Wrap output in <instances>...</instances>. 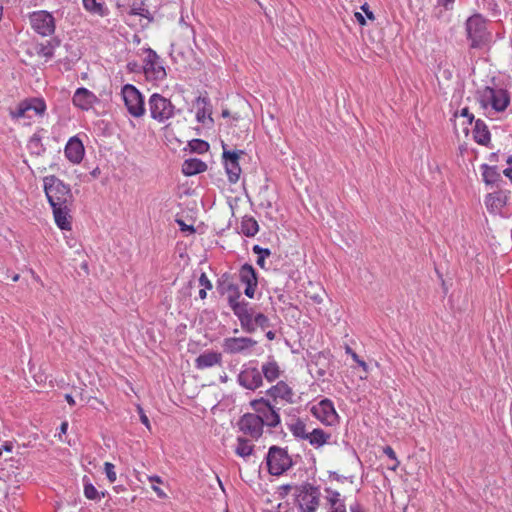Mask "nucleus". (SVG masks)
<instances>
[{
	"label": "nucleus",
	"instance_id": "338daca9",
	"mask_svg": "<svg viewBox=\"0 0 512 512\" xmlns=\"http://www.w3.org/2000/svg\"><path fill=\"white\" fill-rule=\"evenodd\" d=\"M503 174L512 181V168L504 169Z\"/></svg>",
	"mask_w": 512,
	"mask_h": 512
},
{
	"label": "nucleus",
	"instance_id": "c85d7f7f",
	"mask_svg": "<svg viewBox=\"0 0 512 512\" xmlns=\"http://www.w3.org/2000/svg\"><path fill=\"white\" fill-rule=\"evenodd\" d=\"M260 372L268 382H273L280 376L279 366L274 360L264 363Z\"/></svg>",
	"mask_w": 512,
	"mask_h": 512
},
{
	"label": "nucleus",
	"instance_id": "8fccbe9b",
	"mask_svg": "<svg viewBox=\"0 0 512 512\" xmlns=\"http://www.w3.org/2000/svg\"><path fill=\"white\" fill-rule=\"evenodd\" d=\"M199 284L201 286H204L206 289H212V283L210 282V280L208 279V277L206 276L205 273H202L200 278H199Z\"/></svg>",
	"mask_w": 512,
	"mask_h": 512
},
{
	"label": "nucleus",
	"instance_id": "9d476101",
	"mask_svg": "<svg viewBox=\"0 0 512 512\" xmlns=\"http://www.w3.org/2000/svg\"><path fill=\"white\" fill-rule=\"evenodd\" d=\"M237 425L241 432L257 440L262 436L265 424L259 415L245 413L240 417Z\"/></svg>",
	"mask_w": 512,
	"mask_h": 512
},
{
	"label": "nucleus",
	"instance_id": "0e129e2a",
	"mask_svg": "<svg viewBox=\"0 0 512 512\" xmlns=\"http://www.w3.org/2000/svg\"><path fill=\"white\" fill-rule=\"evenodd\" d=\"M65 399H66V401L68 402V404H69V405H71V406H74V405H75V400H74V398L72 397V395H70V394H66V395H65Z\"/></svg>",
	"mask_w": 512,
	"mask_h": 512
},
{
	"label": "nucleus",
	"instance_id": "b1692460",
	"mask_svg": "<svg viewBox=\"0 0 512 512\" xmlns=\"http://www.w3.org/2000/svg\"><path fill=\"white\" fill-rule=\"evenodd\" d=\"M196 103L199 106L202 104V107H198L197 113H196V119L199 123L205 124L206 117H208L209 121L213 123V119L211 117V107H210V100L208 97H202L199 96L196 99Z\"/></svg>",
	"mask_w": 512,
	"mask_h": 512
},
{
	"label": "nucleus",
	"instance_id": "bf43d9fd",
	"mask_svg": "<svg viewBox=\"0 0 512 512\" xmlns=\"http://www.w3.org/2000/svg\"><path fill=\"white\" fill-rule=\"evenodd\" d=\"M67 429H68V423L62 422L60 425L59 437H61L62 434H65L67 432Z\"/></svg>",
	"mask_w": 512,
	"mask_h": 512
},
{
	"label": "nucleus",
	"instance_id": "aec40b11",
	"mask_svg": "<svg viewBox=\"0 0 512 512\" xmlns=\"http://www.w3.org/2000/svg\"><path fill=\"white\" fill-rule=\"evenodd\" d=\"M222 362V355L221 353L214 352V351H208L200 354L195 359V366L198 369H205L212 367L214 365H220Z\"/></svg>",
	"mask_w": 512,
	"mask_h": 512
},
{
	"label": "nucleus",
	"instance_id": "3c124183",
	"mask_svg": "<svg viewBox=\"0 0 512 512\" xmlns=\"http://www.w3.org/2000/svg\"><path fill=\"white\" fill-rule=\"evenodd\" d=\"M127 69L129 72H140L142 67L136 61H131L128 62Z\"/></svg>",
	"mask_w": 512,
	"mask_h": 512
},
{
	"label": "nucleus",
	"instance_id": "774afa93",
	"mask_svg": "<svg viewBox=\"0 0 512 512\" xmlns=\"http://www.w3.org/2000/svg\"><path fill=\"white\" fill-rule=\"evenodd\" d=\"M30 145H35V146L40 145V138L33 136L30 140Z\"/></svg>",
	"mask_w": 512,
	"mask_h": 512
},
{
	"label": "nucleus",
	"instance_id": "58836bf2",
	"mask_svg": "<svg viewBox=\"0 0 512 512\" xmlns=\"http://www.w3.org/2000/svg\"><path fill=\"white\" fill-rule=\"evenodd\" d=\"M226 291L230 292L231 294L228 296V304L230 305V299L234 300L235 303H241L239 300L241 297V292L239 290V287L234 283H228L226 285Z\"/></svg>",
	"mask_w": 512,
	"mask_h": 512
},
{
	"label": "nucleus",
	"instance_id": "c9c22d12",
	"mask_svg": "<svg viewBox=\"0 0 512 512\" xmlns=\"http://www.w3.org/2000/svg\"><path fill=\"white\" fill-rule=\"evenodd\" d=\"M188 147L192 153L203 154L209 150V143L202 139H193L188 142Z\"/></svg>",
	"mask_w": 512,
	"mask_h": 512
},
{
	"label": "nucleus",
	"instance_id": "f8f14e48",
	"mask_svg": "<svg viewBox=\"0 0 512 512\" xmlns=\"http://www.w3.org/2000/svg\"><path fill=\"white\" fill-rule=\"evenodd\" d=\"M33 29L42 36H48L55 31V20L47 11L33 12L30 16Z\"/></svg>",
	"mask_w": 512,
	"mask_h": 512
},
{
	"label": "nucleus",
	"instance_id": "052dcab7",
	"mask_svg": "<svg viewBox=\"0 0 512 512\" xmlns=\"http://www.w3.org/2000/svg\"><path fill=\"white\" fill-rule=\"evenodd\" d=\"M329 477L334 480H337V481H343L344 479H346V477H342L339 474H337L336 472H330Z\"/></svg>",
	"mask_w": 512,
	"mask_h": 512
},
{
	"label": "nucleus",
	"instance_id": "a211bd4d",
	"mask_svg": "<svg viewBox=\"0 0 512 512\" xmlns=\"http://www.w3.org/2000/svg\"><path fill=\"white\" fill-rule=\"evenodd\" d=\"M73 104L82 110H88L96 101L97 97L86 88H78L73 95Z\"/></svg>",
	"mask_w": 512,
	"mask_h": 512
},
{
	"label": "nucleus",
	"instance_id": "2f4dec72",
	"mask_svg": "<svg viewBox=\"0 0 512 512\" xmlns=\"http://www.w3.org/2000/svg\"><path fill=\"white\" fill-rule=\"evenodd\" d=\"M83 6L87 11L101 17L109 14V10L102 3H99L96 0H83Z\"/></svg>",
	"mask_w": 512,
	"mask_h": 512
},
{
	"label": "nucleus",
	"instance_id": "69168bd1",
	"mask_svg": "<svg viewBox=\"0 0 512 512\" xmlns=\"http://www.w3.org/2000/svg\"><path fill=\"white\" fill-rule=\"evenodd\" d=\"M292 488H293V487H292V485L287 484V485H283V486H281V488H280V489H281V490H283V493H282V494H285V495H286V494H288V492H289Z\"/></svg>",
	"mask_w": 512,
	"mask_h": 512
},
{
	"label": "nucleus",
	"instance_id": "4c0bfd02",
	"mask_svg": "<svg viewBox=\"0 0 512 512\" xmlns=\"http://www.w3.org/2000/svg\"><path fill=\"white\" fill-rule=\"evenodd\" d=\"M31 110L35 115H42L46 109L45 102L39 98H32L28 100Z\"/></svg>",
	"mask_w": 512,
	"mask_h": 512
},
{
	"label": "nucleus",
	"instance_id": "09e8293b",
	"mask_svg": "<svg viewBox=\"0 0 512 512\" xmlns=\"http://www.w3.org/2000/svg\"><path fill=\"white\" fill-rule=\"evenodd\" d=\"M176 222L179 225L181 231H183V232H190V233H194L195 232V228H194L193 225H187L181 219H177Z\"/></svg>",
	"mask_w": 512,
	"mask_h": 512
},
{
	"label": "nucleus",
	"instance_id": "de8ad7c7",
	"mask_svg": "<svg viewBox=\"0 0 512 512\" xmlns=\"http://www.w3.org/2000/svg\"><path fill=\"white\" fill-rule=\"evenodd\" d=\"M137 410H138V413H139V416H140V421L149 429L151 430V426H150V421L148 419V417L146 416L143 408L141 406H137Z\"/></svg>",
	"mask_w": 512,
	"mask_h": 512
},
{
	"label": "nucleus",
	"instance_id": "a19ab883",
	"mask_svg": "<svg viewBox=\"0 0 512 512\" xmlns=\"http://www.w3.org/2000/svg\"><path fill=\"white\" fill-rule=\"evenodd\" d=\"M84 495L87 499L90 500H95L99 497L97 489L94 487L92 483L89 482L84 483Z\"/></svg>",
	"mask_w": 512,
	"mask_h": 512
},
{
	"label": "nucleus",
	"instance_id": "37998d69",
	"mask_svg": "<svg viewBox=\"0 0 512 512\" xmlns=\"http://www.w3.org/2000/svg\"><path fill=\"white\" fill-rule=\"evenodd\" d=\"M383 452H384V454H385V455H387L391 460H393V461H394V464H393V466L391 467V469H392V470H395V469L399 466V464H400V463H399V461H398V459H397V457H396V454H395L394 450H393V449H392V447H390V446H385V447L383 448Z\"/></svg>",
	"mask_w": 512,
	"mask_h": 512
},
{
	"label": "nucleus",
	"instance_id": "49530a36",
	"mask_svg": "<svg viewBox=\"0 0 512 512\" xmlns=\"http://www.w3.org/2000/svg\"><path fill=\"white\" fill-rule=\"evenodd\" d=\"M346 352L348 354H351L353 360L359 364L364 370H367V364L365 361L361 360L359 356L350 348L347 346Z\"/></svg>",
	"mask_w": 512,
	"mask_h": 512
},
{
	"label": "nucleus",
	"instance_id": "7c9ffc66",
	"mask_svg": "<svg viewBox=\"0 0 512 512\" xmlns=\"http://www.w3.org/2000/svg\"><path fill=\"white\" fill-rule=\"evenodd\" d=\"M254 451V445L249 443V440L244 437H238L237 438V446L235 449V453L242 457L246 458L250 455H252Z\"/></svg>",
	"mask_w": 512,
	"mask_h": 512
},
{
	"label": "nucleus",
	"instance_id": "393cba45",
	"mask_svg": "<svg viewBox=\"0 0 512 512\" xmlns=\"http://www.w3.org/2000/svg\"><path fill=\"white\" fill-rule=\"evenodd\" d=\"M142 70L147 78L153 80H163L166 77V70L160 60L153 62V64L144 65Z\"/></svg>",
	"mask_w": 512,
	"mask_h": 512
},
{
	"label": "nucleus",
	"instance_id": "dca6fc26",
	"mask_svg": "<svg viewBox=\"0 0 512 512\" xmlns=\"http://www.w3.org/2000/svg\"><path fill=\"white\" fill-rule=\"evenodd\" d=\"M256 344L257 341L249 337H229L224 339L222 347L228 354H238L251 349Z\"/></svg>",
	"mask_w": 512,
	"mask_h": 512
},
{
	"label": "nucleus",
	"instance_id": "7ed1b4c3",
	"mask_svg": "<svg viewBox=\"0 0 512 512\" xmlns=\"http://www.w3.org/2000/svg\"><path fill=\"white\" fill-rule=\"evenodd\" d=\"M148 106L151 118L160 123L166 122L181 111L180 109H176L170 99L159 93H154L150 96Z\"/></svg>",
	"mask_w": 512,
	"mask_h": 512
},
{
	"label": "nucleus",
	"instance_id": "864d4df0",
	"mask_svg": "<svg viewBox=\"0 0 512 512\" xmlns=\"http://www.w3.org/2000/svg\"><path fill=\"white\" fill-rule=\"evenodd\" d=\"M461 116L467 117L469 124H471L474 120V115L469 112V109L467 107L461 110Z\"/></svg>",
	"mask_w": 512,
	"mask_h": 512
},
{
	"label": "nucleus",
	"instance_id": "20e7f679",
	"mask_svg": "<svg viewBox=\"0 0 512 512\" xmlns=\"http://www.w3.org/2000/svg\"><path fill=\"white\" fill-rule=\"evenodd\" d=\"M268 472L279 476L292 467L293 461L286 449L279 446H271L266 456Z\"/></svg>",
	"mask_w": 512,
	"mask_h": 512
},
{
	"label": "nucleus",
	"instance_id": "4d7b16f0",
	"mask_svg": "<svg viewBox=\"0 0 512 512\" xmlns=\"http://www.w3.org/2000/svg\"><path fill=\"white\" fill-rule=\"evenodd\" d=\"M152 489L155 491V493L157 494V496L159 498L163 499V498L167 497L166 493L160 487H158L156 485H152Z\"/></svg>",
	"mask_w": 512,
	"mask_h": 512
},
{
	"label": "nucleus",
	"instance_id": "bb28decb",
	"mask_svg": "<svg viewBox=\"0 0 512 512\" xmlns=\"http://www.w3.org/2000/svg\"><path fill=\"white\" fill-rule=\"evenodd\" d=\"M325 491L329 494L327 497V501L330 505L329 512H346V506L344 501L340 499V493L331 488H326Z\"/></svg>",
	"mask_w": 512,
	"mask_h": 512
},
{
	"label": "nucleus",
	"instance_id": "f03ea898",
	"mask_svg": "<svg viewBox=\"0 0 512 512\" xmlns=\"http://www.w3.org/2000/svg\"><path fill=\"white\" fill-rule=\"evenodd\" d=\"M467 38L471 41L470 47L479 49L488 44L490 33L487 31L486 20L480 14H474L466 21Z\"/></svg>",
	"mask_w": 512,
	"mask_h": 512
},
{
	"label": "nucleus",
	"instance_id": "cd10ccee",
	"mask_svg": "<svg viewBox=\"0 0 512 512\" xmlns=\"http://www.w3.org/2000/svg\"><path fill=\"white\" fill-rule=\"evenodd\" d=\"M483 181L487 185H493L501 179L497 166L481 165Z\"/></svg>",
	"mask_w": 512,
	"mask_h": 512
},
{
	"label": "nucleus",
	"instance_id": "9b49d317",
	"mask_svg": "<svg viewBox=\"0 0 512 512\" xmlns=\"http://www.w3.org/2000/svg\"><path fill=\"white\" fill-rule=\"evenodd\" d=\"M226 144L222 142L223 147V161L228 175L230 183H236L239 180L241 174V167L239 165L240 155L244 154V151H229L226 149Z\"/></svg>",
	"mask_w": 512,
	"mask_h": 512
},
{
	"label": "nucleus",
	"instance_id": "0eeeda50",
	"mask_svg": "<svg viewBox=\"0 0 512 512\" xmlns=\"http://www.w3.org/2000/svg\"><path fill=\"white\" fill-rule=\"evenodd\" d=\"M121 95L130 115L138 118L145 114L144 97L134 85H124L121 90Z\"/></svg>",
	"mask_w": 512,
	"mask_h": 512
},
{
	"label": "nucleus",
	"instance_id": "c03bdc74",
	"mask_svg": "<svg viewBox=\"0 0 512 512\" xmlns=\"http://www.w3.org/2000/svg\"><path fill=\"white\" fill-rule=\"evenodd\" d=\"M114 465L110 462L104 464V469L108 480L113 483L116 481V473L114 471Z\"/></svg>",
	"mask_w": 512,
	"mask_h": 512
},
{
	"label": "nucleus",
	"instance_id": "603ef678",
	"mask_svg": "<svg viewBox=\"0 0 512 512\" xmlns=\"http://www.w3.org/2000/svg\"><path fill=\"white\" fill-rule=\"evenodd\" d=\"M361 10L366 14L367 18L370 19V20H374L375 17H374V14L373 12L369 9V5L367 3H364L362 6H361Z\"/></svg>",
	"mask_w": 512,
	"mask_h": 512
},
{
	"label": "nucleus",
	"instance_id": "4be33fe9",
	"mask_svg": "<svg viewBox=\"0 0 512 512\" xmlns=\"http://www.w3.org/2000/svg\"><path fill=\"white\" fill-rule=\"evenodd\" d=\"M473 136L474 140L480 145L487 146L490 143V131L483 120L477 119L475 121Z\"/></svg>",
	"mask_w": 512,
	"mask_h": 512
},
{
	"label": "nucleus",
	"instance_id": "6e6d98bb",
	"mask_svg": "<svg viewBox=\"0 0 512 512\" xmlns=\"http://www.w3.org/2000/svg\"><path fill=\"white\" fill-rule=\"evenodd\" d=\"M506 200H507V197L504 196V197H501V196H497L494 200V203L496 204V206H500V207H503L506 205Z\"/></svg>",
	"mask_w": 512,
	"mask_h": 512
},
{
	"label": "nucleus",
	"instance_id": "4468645a",
	"mask_svg": "<svg viewBox=\"0 0 512 512\" xmlns=\"http://www.w3.org/2000/svg\"><path fill=\"white\" fill-rule=\"evenodd\" d=\"M237 381L243 388L255 391L263 385V376L256 367H244L238 374Z\"/></svg>",
	"mask_w": 512,
	"mask_h": 512
},
{
	"label": "nucleus",
	"instance_id": "a18cd8bd",
	"mask_svg": "<svg viewBox=\"0 0 512 512\" xmlns=\"http://www.w3.org/2000/svg\"><path fill=\"white\" fill-rule=\"evenodd\" d=\"M252 251L258 255V257H268L271 255V251L268 248H262L259 245H254Z\"/></svg>",
	"mask_w": 512,
	"mask_h": 512
},
{
	"label": "nucleus",
	"instance_id": "a878e982",
	"mask_svg": "<svg viewBox=\"0 0 512 512\" xmlns=\"http://www.w3.org/2000/svg\"><path fill=\"white\" fill-rule=\"evenodd\" d=\"M330 434L320 428H315L308 433L306 440L315 448L322 447L330 439Z\"/></svg>",
	"mask_w": 512,
	"mask_h": 512
},
{
	"label": "nucleus",
	"instance_id": "6ab92c4d",
	"mask_svg": "<svg viewBox=\"0 0 512 512\" xmlns=\"http://www.w3.org/2000/svg\"><path fill=\"white\" fill-rule=\"evenodd\" d=\"M266 394L273 398L274 400L280 398L282 400H285L289 403H292L293 402V391L292 389L288 386V384L284 381H279L276 385L270 387L267 391H266Z\"/></svg>",
	"mask_w": 512,
	"mask_h": 512
},
{
	"label": "nucleus",
	"instance_id": "423d86ee",
	"mask_svg": "<svg viewBox=\"0 0 512 512\" xmlns=\"http://www.w3.org/2000/svg\"><path fill=\"white\" fill-rule=\"evenodd\" d=\"M478 94L482 107L486 108L490 104L497 112L506 110L510 103V94L505 89L486 86L483 90L478 91Z\"/></svg>",
	"mask_w": 512,
	"mask_h": 512
},
{
	"label": "nucleus",
	"instance_id": "e433bc0d",
	"mask_svg": "<svg viewBox=\"0 0 512 512\" xmlns=\"http://www.w3.org/2000/svg\"><path fill=\"white\" fill-rule=\"evenodd\" d=\"M54 45L50 41L47 42V44H38L36 46V52L38 55L46 57V58H52L54 55Z\"/></svg>",
	"mask_w": 512,
	"mask_h": 512
},
{
	"label": "nucleus",
	"instance_id": "680f3d73",
	"mask_svg": "<svg viewBox=\"0 0 512 512\" xmlns=\"http://www.w3.org/2000/svg\"><path fill=\"white\" fill-rule=\"evenodd\" d=\"M148 480H149L150 482H152V483H153V482H156V483H162L161 478H160L159 476H157V475H154V476H148Z\"/></svg>",
	"mask_w": 512,
	"mask_h": 512
},
{
	"label": "nucleus",
	"instance_id": "13d9d810",
	"mask_svg": "<svg viewBox=\"0 0 512 512\" xmlns=\"http://www.w3.org/2000/svg\"><path fill=\"white\" fill-rule=\"evenodd\" d=\"M354 16L360 25L366 24L365 17L360 12H356Z\"/></svg>",
	"mask_w": 512,
	"mask_h": 512
},
{
	"label": "nucleus",
	"instance_id": "412c9836",
	"mask_svg": "<svg viewBox=\"0 0 512 512\" xmlns=\"http://www.w3.org/2000/svg\"><path fill=\"white\" fill-rule=\"evenodd\" d=\"M53 209V215L55 222L57 226L61 230H70L71 229V222L69 220V205H55L51 206Z\"/></svg>",
	"mask_w": 512,
	"mask_h": 512
},
{
	"label": "nucleus",
	"instance_id": "e2e57ef3",
	"mask_svg": "<svg viewBox=\"0 0 512 512\" xmlns=\"http://www.w3.org/2000/svg\"><path fill=\"white\" fill-rule=\"evenodd\" d=\"M13 449V445L12 443H9V442H6L3 446H2V450L4 451H7V452H11Z\"/></svg>",
	"mask_w": 512,
	"mask_h": 512
},
{
	"label": "nucleus",
	"instance_id": "c756f323",
	"mask_svg": "<svg viewBox=\"0 0 512 512\" xmlns=\"http://www.w3.org/2000/svg\"><path fill=\"white\" fill-rule=\"evenodd\" d=\"M259 230L257 221L251 216H245L241 222V231L247 237H253Z\"/></svg>",
	"mask_w": 512,
	"mask_h": 512
},
{
	"label": "nucleus",
	"instance_id": "ea45409f",
	"mask_svg": "<svg viewBox=\"0 0 512 512\" xmlns=\"http://www.w3.org/2000/svg\"><path fill=\"white\" fill-rule=\"evenodd\" d=\"M254 324L255 329L260 327L261 329H266L270 326L269 318L263 313H254Z\"/></svg>",
	"mask_w": 512,
	"mask_h": 512
},
{
	"label": "nucleus",
	"instance_id": "2eb2a0df",
	"mask_svg": "<svg viewBox=\"0 0 512 512\" xmlns=\"http://www.w3.org/2000/svg\"><path fill=\"white\" fill-rule=\"evenodd\" d=\"M239 280L246 285L244 293L247 297L253 298L258 285V275L252 265L243 264L238 273Z\"/></svg>",
	"mask_w": 512,
	"mask_h": 512
},
{
	"label": "nucleus",
	"instance_id": "ddd939ff",
	"mask_svg": "<svg viewBox=\"0 0 512 512\" xmlns=\"http://www.w3.org/2000/svg\"><path fill=\"white\" fill-rule=\"evenodd\" d=\"M311 413L325 425L331 426L338 421V414L334 408L333 402L327 398L321 400L317 405H314L311 408Z\"/></svg>",
	"mask_w": 512,
	"mask_h": 512
},
{
	"label": "nucleus",
	"instance_id": "f3484780",
	"mask_svg": "<svg viewBox=\"0 0 512 512\" xmlns=\"http://www.w3.org/2000/svg\"><path fill=\"white\" fill-rule=\"evenodd\" d=\"M64 152L69 161L78 164L83 159L85 149L82 141L77 136H73L68 140Z\"/></svg>",
	"mask_w": 512,
	"mask_h": 512
},
{
	"label": "nucleus",
	"instance_id": "39448f33",
	"mask_svg": "<svg viewBox=\"0 0 512 512\" xmlns=\"http://www.w3.org/2000/svg\"><path fill=\"white\" fill-rule=\"evenodd\" d=\"M296 501L300 512H316L320 505V489L310 483L296 487Z\"/></svg>",
	"mask_w": 512,
	"mask_h": 512
},
{
	"label": "nucleus",
	"instance_id": "473e14b6",
	"mask_svg": "<svg viewBox=\"0 0 512 512\" xmlns=\"http://www.w3.org/2000/svg\"><path fill=\"white\" fill-rule=\"evenodd\" d=\"M288 427L295 438L306 440L309 432L306 431V424L302 419L298 418L295 423L290 424Z\"/></svg>",
	"mask_w": 512,
	"mask_h": 512
},
{
	"label": "nucleus",
	"instance_id": "79ce46f5",
	"mask_svg": "<svg viewBox=\"0 0 512 512\" xmlns=\"http://www.w3.org/2000/svg\"><path fill=\"white\" fill-rule=\"evenodd\" d=\"M144 52L146 53V57L144 59V65L153 64V62H155V61L157 62L158 60H160V57L158 56V54L151 48L145 49Z\"/></svg>",
	"mask_w": 512,
	"mask_h": 512
},
{
	"label": "nucleus",
	"instance_id": "f704fd0d",
	"mask_svg": "<svg viewBox=\"0 0 512 512\" xmlns=\"http://www.w3.org/2000/svg\"><path fill=\"white\" fill-rule=\"evenodd\" d=\"M130 14L145 17L150 22L153 20L149 10L145 8L143 1H134L131 5Z\"/></svg>",
	"mask_w": 512,
	"mask_h": 512
},
{
	"label": "nucleus",
	"instance_id": "f257e3e1",
	"mask_svg": "<svg viewBox=\"0 0 512 512\" xmlns=\"http://www.w3.org/2000/svg\"><path fill=\"white\" fill-rule=\"evenodd\" d=\"M44 191L50 206L71 205L73 195L69 185L55 175H49L43 178Z\"/></svg>",
	"mask_w": 512,
	"mask_h": 512
},
{
	"label": "nucleus",
	"instance_id": "72a5a7b5",
	"mask_svg": "<svg viewBox=\"0 0 512 512\" xmlns=\"http://www.w3.org/2000/svg\"><path fill=\"white\" fill-rule=\"evenodd\" d=\"M31 111V107L28 103V100L22 101L16 110H10V116L13 119L17 118H32V115L29 114Z\"/></svg>",
	"mask_w": 512,
	"mask_h": 512
},
{
	"label": "nucleus",
	"instance_id": "6e6552de",
	"mask_svg": "<svg viewBox=\"0 0 512 512\" xmlns=\"http://www.w3.org/2000/svg\"><path fill=\"white\" fill-rule=\"evenodd\" d=\"M254 414L262 418L263 423L269 427H276L280 424V415L269 400L261 397L250 402Z\"/></svg>",
	"mask_w": 512,
	"mask_h": 512
},
{
	"label": "nucleus",
	"instance_id": "5701e85b",
	"mask_svg": "<svg viewBox=\"0 0 512 512\" xmlns=\"http://www.w3.org/2000/svg\"><path fill=\"white\" fill-rule=\"evenodd\" d=\"M207 170V164L200 159L191 158L184 161L182 172L186 176H192Z\"/></svg>",
	"mask_w": 512,
	"mask_h": 512
},
{
	"label": "nucleus",
	"instance_id": "5fc2aeb1",
	"mask_svg": "<svg viewBox=\"0 0 512 512\" xmlns=\"http://www.w3.org/2000/svg\"><path fill=\"white\" fill-rule=\"evenodd\" d=\"M350 512H365L362 505L359 502H355L350 506Z\"/></svg>",
	"mask_w": 512,
	"mask_h": 512
},
{
	"label": "nucleus",
	"instance_id": "1a4fd4ad",
	"mask_svg": "<svg viewBox=\"0 0 512 512\" xmlns=\"http://www.w3.org/2000/svg\"><path fill=\"white\" fill-rule=\"evenodd\" d=\"M230 307L239 319L241 328L246 333H254V308L245 300H242L241 303H235L232 299H230Z\"/></svg>",
	"mask_w": 512,
	"mask_h": 512
}]
</instances>
